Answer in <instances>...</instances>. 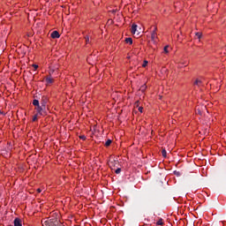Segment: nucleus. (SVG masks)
<instances>
[{
	"label": "nucleus",
	"instance_id": "f257e3e1",
	"mask_svg": "<svg viewBox=\"0 0 226 226\" xmlns=\"http://www.w3.org/2000/svg\"><path fill=\"white\" fill-rule=\"evenodd\" d=\"M35 110L39 116H45L47 114V106L41 104L35 107Z\"/></svg>",
	"mask_w": 226,
	"mask_h": 226
},
{
	"label": "nucleus",
	"instance_id": "f03ea898",
	"mask_svg": "<svg viewBox=\"0 0 226 226\" xmlns=\"http://www.w3.org/2000/svg\"><path fill=\"white\" fill-rule=\"evenodd\" d=\"M42 225L43 226H64L63 224H59V222L56 219H50V220L45 221Z\"/></svg>",
	"mask_w": 226,
	"mask_h": 226
},
{
	"label": "nucleus",
	"instance_id": "7ed1b4c3",
	"mask_svg": "<svg viewBox=\"0 0 226 226\" xmlns=\"http://www.w3.org/2000/svg\"><path fill=\"white\" fill-rule=\"evenodd\" d=\"M158 28H156V26L154 27V30L152 31L151 34V40L154 41H156V39L158 38V34H156Z\"/></svg>",
	"mask_w": 226,
	"mask_h": 226
},
{
	"label": "nucleus",
	"instance_id": "20e7f679",
	"mask_svg": "<svg viewBox=\"0 0 226 226\" xmlns=\"http://www.w3.org/2000/svg\"><path fill=\"white\" fill-rule=\"evenodd\" d=\"M47 102H49V99L47 98V96H42L41 100V105L47 107Z\"/></svg>",
	"mask_w": 226,
	"mask_h": 226
},
{
	"label": "nucleus",
	"instance_id": "39448f33",
	"mask_svg": "<svg viewBox=\"0 0 226 226\" xmlns=\"http://www.w3.org/2000/svg\"><path fill=\"white\" fill-rule=\"evenodd\" d=\"M60 36L61 35L59 34V32H57V31H53L51 33V38H53V39L59 38Z\"/></svg>",
	"mask_w": 226,
	"mask_h": 226
},
{
	"label": "nucleus",
	"instance_id": "423d86ee",
	"mask_svg": "<svg viewBox=\"0 0 226 226\" xmlns=\"http://www.w3.org/2000/svg\"><path fill=\"white\" fill-rule=\"evenodd\" d=\"M14 226H22V221L19 218L14 220Z\"/></svg>",
	"mask_w": 226,
	"mask_h": 226
},
{
	"label": "nucleus",
	"instance_id": "0eeeda50",
	"mask_svg": "<svg viewBox=\"0 0 226 226\" xmlns=\"http://www.w3.org/2000/svg\"><path fill=\"white\" fill-rule=\"evenodd\" d=\"M194 86H198V87H202V80H200V79H196V80L194 81Z\"/></svg>",
	"mask_w": 226,
	"mask_h": 226
},
{
	"label": "nucleus",
	"instance_id": "6e6552de",
	"mask_svg": "<svg viewBox=\"0 0 226 226\" xmlns=\"http://www.w3.org/2000/svg\"><path fill=\"white\" fill-rule=\"evenodd\" d=\"M131 32L132 33V34H135L137 33V25L133 24L132 26V30Z\"/></svg>",
	"mask_w": 226,
	"mask_h": 226
},
{
	"label": "nucleus",
	"instance_id": "1a4fd4ad",
	"mask_svg": "<svg viewBox=\"0 0 226 226\" xmlns=\"http://www.w3.org/2000/svg\"><path fill=\"white\" fill-rule=\"evenodd\" d=\"M125 43L132 45L133 43V39H132V37L125 38Z\"/></svg>",
	"mask_w": 226,
	"mask_h": 226
},
{
	"label": "nucleus",
	"instance_id": "9d476101",
	"mask_svg": "<svg viewBox=\"0 0 226 226\" xmlns=\"http://www.w3.org/2000/svg\"><path fill=\"white\" fill-rule=\"evenodd\" d=\"M46 82H47V84H52V82H54V79H52V78H50V76H47Z\"/></svg>",
	"mask_w": 226,
	"mask_h": 226
},
{
	"label": "nucleus",
	"instance_id": "9b49d317",
	"mask_svg": "<svg viewBox=\"0 0 226 226\" xmlns=\"http://www.w3.org/2000/svg\"><path fill=\"white\" fill-rule=\"evenodd\" d=\"M33 105H34L35 108L38 107V106H40V101L34 99V100L33 101Z\"/></svg>",
	"mask_w": 226,
	"mask_h": 226
},
{
	"label": "nucleus",
	"instance_id": "f8f14e48",
	"mask_svg": "<svg viewBox=\"0 0 226 226\" xmlns=\"http://www.w3.org/2000/svg\"><path fill=\"white\" fill-rule=\"evenodd\" d=\"M110 144H112V139H108V140L105 142L104 146H105L106 147H109V146H110Z\"/></svg>",
	"mask_w": 226,
	"mask_h": 226
},
{
	"label": "nucleus",
	"instance_id": "ddd939ff",
	"mask_svg": "<svg viewBox=\"0 0 226 226\" xmlns=\"http://www.w3.org/2000/svg\"><path fill=\"white\" fill-rule=\"evenodd\" d=\"M146 89H147V86L143 85V86H141V87L139 88V91H141V93H144V91H146Z\"/></svg>",
	"mask_w": 226,
	"mask_h": 226
},
{
	"label": "nucleus",
	"instance_id": "4468645a",
	"mask_svg": "<svg viewBox=\"0 0 226 226\" xmlns=\"http://www.w3.org/2000/svg\"><path fill=\"white\" fill-rule=\"evenodd\" d=\"M162 154L163 158H167V150H165V148H163L162 150Z\"/></svg>",
	"mask_w": 226,
	"mask_h": 226
},
{
	"label": "nucleus",
	"instance_id": "2eb2a0df",
	"mask_svg": "<svg viewBox=\"0 0 226 226\" xmlns=\"http://www.w3.org/2000/svg\"><path fill=\"white\" fill-rule=\"evenodd\" d=\"M195 35H196V37H197L199 40H200V38H202V34H201L200 32H197V33L195 34Z\"/></svg>",
	"mask_w": 226,
	"mask_h": 226
},
{
	"label": "nucleus",
	"instance_id": "dca6fc26",
	"mask_svg": "<svg viewBox=\"0 0 226 226\" xmlns=\"http://www.w3.org/2000/svg\"><path fill=\"white\" fill-rule=\"evenodd\" d=\"M156 225H163V219H159L156 222Z\"/></svg>",
	"mask_w": 226,
	"mask_h": 226
},
{
	"label": "nucleus",
	"instance_id": "f3484780",
	"mask_svg": "<svg viewBox=\"0 0 226 226\" xmlns=\"http://www.w3.org/2000/svg\"><path fill=\"white\" fill-rule=\"evenodd\" d=\"M164 52L165 54H169V46L164 47Z\"/></svg>",
	"mask_w": 226,
	"mask_h": 226
},
{
	"label": "nucleus",
	"instance_id": "a211bd4d",
	"mask_svg": "<svg viewBox=\"0 0 226 226\" xmlns=\"http://www.w3.org/2000/svg\"><path fill=\"white\" fill-rule=\"evenodd\" d=\"M38 114L34 115V117H33V121H38Z\"/></svg>",
	"mask_w": 226,
	"mask_h": 226
},
{
	"label": "nucleus",
	"instance_id": "6ab92c4d",
	"mask_svg": "<svg viewBox=\"0 0 226 226\" xmlns=\"http://www.w3.org/2000/svg\"><path fill=\"white\" fill-rule=\"evenodd\" d=\"M147 63H148V62L145 60V61L143 62L142 67H143V68H146V67L147 66Z\"/></svg>",
	"mask_w": 226,
	"mask_h": 226
},
{
	"label": "nucleus",
	"instance_id": "aec40b11",
	"mask_svg": "<svg viewBox=\"0 0 226 226\" xmlns=\"http://www.w3.org/2000/svg\"><path fill=\"white\" fill-rule=\"evenodd\" d=\"M115 172L116 174H121V169L120 168L117 169Z\"/></svg>",
	"mask_w": 226,
	"mask_h": 226
},
{
	"label": "nucleus",
	"instance_id": "412c9836",
	"mask_svg": "<svg viewBox=\"0 0 226 226\" xmlns=\"http://www.w3.org/2000/svg\"><path fill=\"white\" fill-rule=\"evenodd\" d=\"M85 40H86V43H89V36H86Z\"/></svg>",
	"mask_w": 226,
	"mask_h": 226
},
{
	"label": "nucleus",
	"instance_id": "4be33fe9",
	"mask_svg": "<svg viewBox=\"0 0 226 226\" xmlns=\"http://www.w3.org/2000/svg\"><path fill=\"white\" fill-rule=\"evenodd\" d=\"M79 139H81V140H86V136H84V135H81V136H79Z\"/></svg>",
	"mask_w": 226,
	"mask_h": 226
},
{
	"label": "nucleus",
	"instance_id": "5701e85b",
	"mask_svg": "<svg viewBox=\"0 0 226 226\" xmlns=\"http://www.w3.org/2000/svg\"><path fill=\"white\" fill-rule=\"evenodd\" d=\"M33 66H34V70H38V65L34 64Z\"/></svg>",
	"mask_w": 226,
	"mask_h": 226
},
{
	"label": "nucleus",
	"instance_id": "b1692460",
	"mask_svg": "<svg viewBox=\"0 0 226 226\" xmlns=\"http://www.w3.org/2000/svg\"><path fill=\"white\" fill-rule=\"evenodd\" d=\"M142 109H143L142 107H139V108L138 109L139 112H142Z\"/></svg>",
	"mask_w": 226,
	"mask_h": 226
},
{
	"label": "nucleus",
	"instance_id": "393cba45",
	"mask_svg": "<svg viewBox=\"0 0 226 226\" xmlns=\"http://www.w3.org/2000/svg\"><path fill=\"white\" fill-rule=\"evenodd\" d=\"M38 193H41V189H37Z\"/></svg>",
	"mask_w": 226,
	"mask_h": 226
},
{
	"label": "nucleus",
	"instance_id": "a878e982",
	"mask_svg": "<svg viewBox=\"0 0 226 226\" xmlns=\"http://www.w3.org/2000/svg\"><path fill=\"white\" fill-rule=\"evenodd\" d=\"M0 114H3L4 116V113L0 110Z\"/></svg>",
	"mask_w": 226,
	"mask_h": 226
}]
</instances>
